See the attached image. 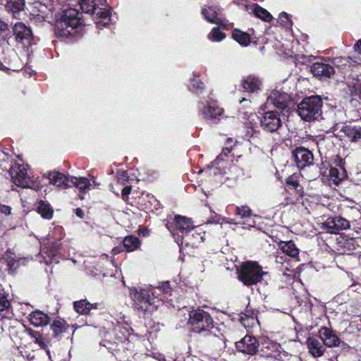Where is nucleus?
<instances>
[{
  "label": "nucleus",
  "mask_w": 361,
  "mask_h": 361,
  "mask_svg": "<svg viewBox=\"0 0 361 361\" xmlns=\"http://www.w3.org/2000/svg\"><path fill=\"white\" fill-rule=\"evenodd\" d=\"M188 312V324L191 331L202 335L211 341H221L220 336L216 334L219 329L214 326V320L208 312L200 308H192Z\"/></svg>",
  "instance_id": "nucleus-1"
},
{
  "label": "nucleus",
  "mask_w": 361,
  "mask_h": 361,
  "mask_svg": "<svg viewBox=\"0 0 361 361\" xmlns=\"http://www.w3.org/2000/svg\"><path fill=\"white\" fill-rule=\"evenodd\" d=\"M82 14L75 8H69L63 11L54 27V33L58 38H76L82 25Z\"/></svg>",
  "instance_id": "nucleus-2"
},
{
  "label": "nucleus",
  "mask_w": 361,
  "mask_h": 361,
  "mask_svg": "<svg viewBox=\"0 0 361 361\" xmlns=\"http://www.w3.org/2000/svg\"><path fill=\"white\" fill-rule=\"evenodd\" d=\"M238 279L245 286H250L264 279V276H267V272L263 271L262 267L255 262H247L243 264L238 271Z\"/></svg>",
  "instance_id": "nucleus-3"
},
{
  "label": "nucleus",
  "mask_w": 361,
  "mask_h": 361,
  "mask_svg": "<svg viewBox=\"0 0 361 361\" xmlns=\"http://www.w3.org/2000/svg\"><path fill=\"white\" fill-rule=\"evenodd\" d=\"M322 106V102L319 96L306 97L298 105V114L302 120L306 121H314L321 114Z\"/></svg>",
  "instance_id": "nucleus-4"
},
{
  "label": "nucleus",
  "mask_w": 361,
  "mask_h": 361,
  "mask_svg": "<svg viewBox=\"0 0 361 361\" xmlns=\"http://www.w3.org/2000/svg\"><path fill=\"white\" fill-rule=\"evenodd\" d=\"M198 109L205 120L212 121L219 120L224 112V109L218 105L217 102L211 97L210 94L203 97L200 101Z\"/></svg>",
  "instance_id": "nucleus-5"
},
{
  "label": "nucleus",
  "mask_w": 361,
  "mask_h": 361,
  "mask_svg": "<svg viewBox=\"0 0 361 361\" xmlns=\"http://www.w3.org/2000/svg\"><path fill=\"white\" fill-rule=\"evenodd\" d=\"M166 226L176 242L177 240L184 238V236L195 228L191 219L180 215H176L171 223L166 224Z\"/></svg>",
  "instance_id": "nucleus-6"
},
{
  "label": "nucleus",
  "mask_w": 361,
  "mask_h": 361,
  "mask_svg": "<svg viewBox=\"0 0 361 361\" xmlns=\"http://www.w3.org/2000/svg\"><path fill=\"white\" fill-rule=\"evenodd\" d=\"M131 296L134 300L135 308L146 312L149 310V307L154 303L149 290L145 288H135L134 290H131Z\"/></svg>",
  "instance_id": "nucleus-7"
},
{
  "label": "nucleus",
  "mask_w": 361,
  "mask_h": 361,
  "mask_svg": "<svg viewBox=\"0 0 361 361\" xmlns=\"http://www.w3.org/2000/svg\"><path fill=\"white\" fill-rule=\"evenodd\" d=\"M12 35L16 42L22 44H30L33 39L31 27L23 22H17L12 27Z\"/></svg>",
  "instance_id": "nucleus-8"
},
{
  "label": "nucleus",
  "mask_w": 361,
  "mask_h": 361,
  "mask_svg": "<svg viewBox=\"0 0 361 361\" xmlns=\"http://www.w3.org/2000/svg\"><path fill=\"white\" fill-rule=\"evenodd\" d=\"M262 129L268 133L276 132L282 126V121L279 112L269 111L263 114L260 119Z\"/></svg>",
  "instance_id": "nucleus-9"
},
{
  "label": "nucleus",
  "mask_w": 361,
  "mask_h": 361,
  "mask_svg": "<svg viewBox=\"0 0 361 361\" xmlns=\"http://www.w3.org/2000/svg\"><path fill=\"white\" fill-rule=\"evenodd\" d=\"M292 157L298 169H302L313 164L312 152L304 147H298L292 151Z\"/></svg>",
  "instance_id": "nucleus-10"
},
{
  "label": "nucleus",
  "mask_w": 361,
  "mask_h": 361,
  "mask_svg": "<svg viewBox=\"0 0 361 361\" xmlns=\"http://www.w3.org/2000/svg\"><path fill=\"white\" fill-rule=\"evenodd\" d=\"M350 221L341 216L329 217L322 224V228L330 233H338L340 231L350 228Z\"/></svg>",
  "instance_id": "nucleus-11"
},
{
  "label": "nucleus",
  "mask_w": 361,
  "mask_h": 361,
  "mask_svg": "<svg viewBox=\"0 0 361 361\" xmlns=\"http://www.w3.org/2000/svg\"><path fill=\"white\" fill-rule=\"evenodd\" d=\"M13 182L15 185L22 188H30L32 182L27 175V169L25 166L16 165L9 170Z\"/></svg>",
  "instance_id": "nucleus-12"
},
{
  "label": "nucleus",
  "mask_w": 361,
  "mask_h": 361,
  "mask_svg": "<svg viewBox=\"0 0 361 361\" xmlns=\"http://www.w3.org/2000/svg\"><path fill=\"white\" fill-rule=\"evenodd\" d=\"M60 243L59 242H48L41 250V257L39 259L40 262H44L49 264L59 262V250Z\"/></svg>",
  "instance_id": "nucleus-13"
},
{
  "label": "nucleus",
  "mask_w": 361,
  "mask_h": 361,
  "mask_svg": "<svg viewBox=\"0 0 361 361\" xmlns=\"http://www.w3.org/2000/svg\"><path fill=\"white\" fill-rule=\"evenodd\" d=\"M310 72L314 77L321 80H326L330 78L332 75H334L335 69L333 66L328 63L326 61H323V60H322L320 61L314 62L310 66Z\"/></svg>",
  "instance_id": "nucleus-14"
},
{
  "label": "nucleus",
  "mask_w": 361,
  "mask_h": 361,
  "mask_svg": "<svg viewBox=\"0 0 361 361\" xmlns=\"http://www.w3.org/2000/svg\"><path fill=\"white\" fill-rule=\"evenodd\" d=\"M259 345V342L256 338L250 335L245 336L240 341L236 343V348L239 352L250 355L257 353Z\"/></svg>",
  "instance_id": "nucleus-15"
},
{
  "label": "nucleus",
  "mask_w": 361,
  "mask_h": 361,
  "mask_svg": "<svg viewBox=\"0 0 361 361\" xmlns=\"http://www.w3.org/2000/svg\"><path fill=\"white\" fill-rule=\"evenodd\" d=\"M338 251L341 254H351L359 246L357 240L355 238H345V236H341L337 240Z\"/></svg>",
  "instance_id": "nucleus-16"
},
{
  "label": "nucleus",
  "mask_w": 361,
  "mask_h": 361,
  "mask_svg": "<svg viewBox=\"0 0 361 361\" xmlns=\"http://www.w3.org/2000/svg\"><path fill=\"white\" fill-rule=\"evenodd\" d=\"M319 337L323 343L328 347H337L340 345V339L331 329L327 327H322L319 330Z\"/></svg>",
  "instance_id": "nucleus-17"
},
{
  "label": "nucleus",
  "mask_w": 361,
  "mask_h": 361,
  "mask_svg": "<svg viewBox=\"0 0 361 361\" xmlns=\"http://www.w3.org/2000/svg\"><path fill=\"white\" fill-rule=\"evenodd\" d=\"M46 176L49 180V183L53 184L57 187H72V185L70 184L71 176H66L65 174L56 171L49 172Z\"/></svg>",
  "instance_id": "nucleus-18"
},
{
  "label": "nucleus",
  "mask_w": 361,
  "mask_h": 361,
  "mask_svg": "<svg viewBox=\"0 0 361 361\" xmlns=\"http://www.w3.org/2000/svg\"><path fill=\"white\" fill-rule=\"evenodd\" d=\"M241 86L245 90H261L263 87V80L257 75L250 74L243 78Z\"/></svg>",
  "instance_id": "nucleus-19"
},
{
  "label": "nucleus",
  "mask_w": 361,
  "mask_h": 361,
  "mask_svg": "<svg viewBox=\"0 0 361 361\" xmlns=\"http://www.w3.org/2000/svg\"><path fill=\"white\" fill-rule=\"evenodd\" d=\"M271 93L273 104L276 108L283 110L292 104V99L286 92H271Z\"/></svg>",
  "instance_id": "nucleus-20"
},
{
  "label": "nucleus",
  "mask_w": 361,
  "mask_h": 361,
  "mask_svg": "<svg viewBox=\"0 0 361 361\" xmlns=\"http://www.w3.org/2000/svg\"><path fill=\"white\" fill-rule=\"evenodd\" d=\"M201 13L204 19L211 23L219 25L223 27L226 26L223 24L222 20L218 17L217 8L215 6L203 7Z\"/></svg>",
  "instance_id": "nucleus-21"
},
{
  "label": "nucleus",
  "mask_w": 361,
  "mask_h": 361,
  "mask_svg": "<svg viewBox=\"0 0 361 361\" xmlns=\"http://www.w3.org/2000/svg\"><path fill=\"white\" fill-rule=\"evenodd\" d=\"M29 320L35 326H43L49 324L50 318L42 311L35 310L29 314Z\"/></svg>",
  "instance_id": "nucleus-22"
},
{
  "label": "nucleus",
  "mask_w": 361,
  "mask_h": 361,
  "mask_svg": "<svg viewBox=\"0 0 361 361\" xmlns=\"http://www.w3.org/2000/svg\"><path fill=\"white\" fill-rule=\"evenodd\" d=\"M203 241V237L200 233L194 232L191 235L187 233L184 238L177 240V243L182 247L183 245L185 246L191 245L192 247L197 246L199 243Z\"/></svg>",
  "instance_id": "nucleus-23"
},
{
  "label": "nucleus",
  "mask_w": 361,
  "mask_h": 361,
  "mask_svg": "<svg viewBox=\"0 0 361 361\" xmlns=\"http://www.w3.org/2000/svg\"><path fill=\"white\" fill-rule=\"evenodd\" d=\"M310 353L315 357L322 356L325 348L320 341L314 338H310L307 341Z\"/></svg>",
  "instance_id": "nucleus-24"
},
{
  "label": "nucleus",
  "mask_w": 361,
  "mask_h": 361,
  "mask_svg": "<svg viewBox=\"0 0 361 361\" xmlns=\"http://www.w3.org/2000/svg\"><path fill=\"white\" fill-rule=\"evenodd\" d=\"M342 131L350 140L351 142H357L361 140V127L357 126H345Z\"/></svg>",
  "instance_id": "nucleus-25"
},
{
  "label": "nucleus",
  "mask_w": 361,
  "mask_h": 361,
  "mask_svg": "<svg viewBox=\"0 0 361 361\" xmlns=\"http://www.w3.org/2000/svg\"><path fill=\"white\" fill-rule=\"evenodd\" d=\"M97 10L92 13V14L96 15V18L97 21L96 22L97 26L99 27L101 23H103L104 25L108 24V22H104V20L109 21L111 18V7H98L97 6Z\"/></svg>",
  "instance_id": "nucleus-26"
},
{
  "label": "nucleus",
  "mask_w": 361,
  "mask_h": 361,
  "mask_svg": "<svg viewBox=\"0 0 361 361\" xmlns=\"http://www.w3.org/2000/svg\"><path fill=\"white\" fill-rule=\"evenodd\" d=\"M232 37L243 47L248 46L251 42L250 35L247 32L241 31L239 29H234L232 31Z\"/></svg>",
  "instance_id": "nucleus-27"
},
{
  "label": "nucleus",
  "mask_w": 361,
  "mask_h": 361,
  "mask_svg": "<svg viewBox=\"0 0 361 361\" xmlns=\"http://www.w3.org/2000/svg\"><path fill=\"white\" fill-rule=\"evenodd\" d=\"M279 345L269 340L262 343L261 351L267 357H275L279 352Z\"/></svg>",
  "instance_id": "nucleus-28"
},
{
  "label": "nucleus",
  "mask_w": 361,
  "mask_h": 361,
  "mask_svg": "<svg viewBox=\"0 0 361 361\" xmlns=\"http://www.w3.org/2000/svg\"><path fill=\"white\" fill-rule=\"evenodd\" d=\"M75 311L82 314H87L92 308H97V304H92L87 300H80L73 304Z\"/></svg>",
  "instance_id": "nucleus-29"
},
{
  "label": "nucleus",
  "mask_w": 361,
  "mask_h": 361,
  "mask_svg": "<svg viewBox=\"0 0 361 361\" xmlns=\"http://www.w3.org/2000/svg\"><path fill=\"white\" fill-rule=\"evenodd\" d=\"M279 247L283 253L291 257H295L299 254V250L296 247L295 243L292 241L281 242Z\"/></svg>",
  "instance_id": "nucleus-30"
},
{
  "label": "nucleus",
  "mask_w": 361,
  "mask_h": 361,
  "mask_svg": "<svg viewBox=\"0 0 361 361\" xmlns=\"http://www.w3.org/2000/svg\"><path fill=\"white\" fill-rule=\"evenodd\" d=\"M253 6H254L253 14L257 18L262 20L264 22H267V23H269L271 21V20L273 19V17L267 10L262 8L257 4H254Z\"/></svg>",
  "instance_id": "nucleus-31"
},
{
  "label": "nucleus",
  "mask_w": 361,
  "mask_h": 361,
  "mask_svg": "<svg viewBox=\"0 0 361 361\" xmlns=\"http://www.w3.org/2000/svg\"><path fill=\"white\" fill-rule=\"evenodd\" d=\"M70 184L72 185V187L74 186L82 192H85L90 186V183L89 179H87V178H84V177L78 178V177L71 176Z\"/></svg>",
  "instance_id": "nucleus-32"
},
{
  "label": "nucleus",
  "mask_w": 361,
  "mask_h": 361,
  "mask_svg": "<svg viewBox=\"0 0 361 361\" xmlns=\"http://www.w3.org/2000/svg\"><path fill=\"white\" fill-rule=\"evenodd\" d=\"M123 245L127 252H132L140 246V240L137 237L130 235L123 239Z\"/></svg>",
  "instance_id": "nucleus-33"
},
{
  "label": "nucleus",
  "mask_w": 361,
  "mask_h": 361,
  "mask_svg": "<svg viewBox=\"0 0 361 361\" xmlns=\"http://www.w3.org/2000/svg\"><path fill=\"white\" fill-rule=\"evenodd\" d=\"M38 213L44 219H51L53 216V209L49 204L40 201L37 207Z\"/></svg>",
  "instance_id": "nucleus-34"
},
{
  "label": "nucleus",
  "mask_w": 361,
  "mask_h": 361,
  "mask_svg": "<svg viewBox=\"0 0 361 361\" xmlns=\"http://www.w3.org/2000/svg\"><path fill=\"white\" fill-rule=\"evenodd\" d=\"M80 6L84 13L92 14L97 10L98 4L96 0H80Z\"/></svg>",
  "instance_id": "nucleus-35"
},
{
  "label": "nucleus",
  "mask_w": 361,
  "mask_h": 361,
  "mask_svg": "<svg viewBox=\"0 0 361 361\" xmlns=\"http://www.w3.org/2000/svg\"><path fill=\"white\" fill-rule=\"evenodd\" d=\"M6 8L13 13L23 10L25 0H6Z\"/></svg>",
  "instance_id": "nucleus-36"
},
{
  "label": "nucleus",
  "mask_w": 361,
  "mask_h": 361,
  "mask_svg": "<svg viewBox=\"0 0 361 361\" xmlns=\"http://www.w3.org/2000/svg\"><path fill=\"white\" fill-rule=\"evenodd\" d=\"M66 329L65 323L59 320H54L51 325L52 335L55 338H58Z\"/></svg>",
  "instance_id": "nucleus-37"
},
{
  "label": "nucleus",
  "mask_w": 361,
  "mask_h": 361,
  "mask_svg": "<svg viewBox=\"0 0 361 361\" xmlns=\"http://www.w3.org/2000/svg\"><path fill=\"white\" fill-rule=\"evenodd\" d=\"M11 307V302L8 300L2 286L0 285V312L6 311Z\"/></svg>",
  "instance_id": "nucleus-38"
},
{
  "label": "nucleus",
  "mask_w": 361,
  "mask_h": 361,
  "mask_svg": "<svg viewBox=\"0 0 361 361\" xmlns=\"http://www.w3.org/2000/svg\"><path fill=\"white\" fill-rule=\"evenodd\" d=\"M29 334L35 339V342L38 343L43 349L46 350V353L49 358H51L50 350L47 348V345L44 343L43 339L40 334L37 331L32 330L29 331Z\"/></svg>",
  "instance_id": "nucleus-39"
},
{
  "label": "nucleus",
  "mask_w": 361,
  "mask_h": 361,
  "mask_svg": "<svg viewBox=\"0 0 361 361\" xmlns=\"http://www.w3.org/2000/svg\"><path fill=\"white\" fill-rule=\"evenodd\" d=\"M235 213L239 216L241 219H245L251 216L252 210L247 205L237 207L235 208Z\"/></svg>",
  "instance_id": "nucleus-40"
},
{
  "label": "nucleus",
  "mask_w": 361,
  "mask_h": 361,
  "mask_svg": "<svg viewBox=\"0 0 361 361\" xmlns=\"http://www.w3.org/2000/svg\"><path fill=\"white\" fill-rule=\"evenodd\" d=\"M226 37V35L224 32H221L220 29L217 27H214L209 35V37L215 42H221Z\"/></svg>",
  "instance_id": "nucleus-41"
},
{
  "label": "nucleus",
  "mask_w": 361,
  "mask_h": 361,
  "mask_svg": "<svg viewBox=\"0 0 361 361\" xmlns=\"http://www.w3.org/2000/svg\"><path fill=\"white\" fill-rule=\"evenodd\" d=\"M190 83L192 87L197 90H202L204 89V82L200 79V75H193V77L190 79Z\"/></svg>",
  "instance_id": "nucleus-42"
},
{
  "label": "nucleus",
  "mask_w": 361,
  "mask_h": 361,
  "mask_svg": "<svg viewBox=\"0 0 361 361\" xmlns=\"http://www.w3.org/2000/svg\"><path fill=\"white\" fill-rule=\"evenodd\" d=\"M279 22L282 26L286 27H290L293 25L289 15L286 12H282L279 14Z\"/></svg>",
  "instance_id": "nucleus-43"
},
{
  "label": "nucleus",
  "mask_w": 361,
  "mask_h": 361,
  "mask_svg": "<svg viewBox=\"0 0 361 361\" xmlns=\"http://www.w3.org/2000/svg\"><path fill=\"white\" fill-rule=\"evenodd\" d=\"M329 177L334 181V183L338 184L341 180V174L338 169L331 167L329 169Z\"/></svg>",
  "instance_id": "nucleus-44"
},
{
  "label": "nucleus",
  "mask_w": 361,
  "mask_h": 361,
  "mask_svg": "<svg viewBox=\"0 0 361 361\" xmlns=\"http://www.w3.org/2000/svg\"><path fill=\"white\" fill-rule=\"evenodd\" d=\"M246 221H243V224L246 225V227L253 228L257 225V220H259L260 217L257 215H252L250 217L245 218Z\"/></svg>",
  "instance_id": "nucleus-45"
},
{
  "label": "nucleus",
  "mask_w": 361,
  "mask_h": 361,
  "mask_svg": "<svg viewBox=\"0 0 361 361\" xmlns=\"http://www.w3.org/2000/svg\"><path fill=\"white\" fill-rule=\"evenodd\" d=\"M11 33V32L9 30L8 25L0 20V36L5 37L8 36Z\"/></svg>",
  "instance_id": "nucleus-46"
},
{
  "label": "nucleus",
  "mask_w": 361,
  "mask_h": 361,
  "mask_svg": "<svg viewBox=\"0 0 361 361\" xmlns=\"http://www.w3.org/2000/svg\"><path fill=\"white\" fill-rule=\"evenodd\" d=\"M145 288L147 289L148 290H149V295H151L153 301L154 300L155 298H157L158 296L161 293V289L159 288L158 286L153 287L152 286H147Z\"/></svg>",
  "instance_id": "nucleus-47"
},
{
  "label": "nucleus",
  "mask_w": 361,
  "mask_h": 361,
  "mask_svg": "<svg viewBox=\"0 0 361 361\" xmlns=\"http://www.w3.org/2000/svg\"><path fill=\"white\" fill-rule=\"evenodd\" d=\"M240 320H241V323L245 326H247L252 325L254 324L255 317L252 315L248 317L247 315L245 314V317H241Z\"/></svg>",
  "instance_id": "nucleus-48"
},
{
  "label": "nucleus",
  "mask_w": 361,
  "mask_h": 361,
  "mask_svg": "<svg viewBox=\"0 0 361 361\" xmlns=\"http://www.w3.org/2000/svg\"><path fill=\"white\" fill-rule=\"evenodd\" d=\"M158 287L159 288L161 289V292L163 293H169L171 290L170 283L168 281H162L161 283H159Z\"/></svg>",
  "instance_id": "nucleus-49"
},
{
  "label": "nucleus",
  "mask_w": 361,
  "mask_h": 361,
  "mask_svg": "<svg viewBox=\"0 0 361 361\" xmlns=\"http://www.w3.org/2000/svg\"><path fill=\"white\" fill-rule=\"evenodd\" d=\"M286 183L288 185H291L293 188H296L298 186V182L293 176H289L286 180Z\"/></svg>",
  "instance_id": "nucleus-50"
},
{
  "label": "nucleus",
  "mask_w": 361,
  "mask_h": 361,
  "mask_svg": "<svg viewBox=\"0 0 361 361\" xmlns=\"http://www.w3.org/2000/svg\"><path fill=\"white\" fill-rule=\"evenodd\" d=\"M226 157V153H221L214 161L213 164L214 165H219L222 161L224 160V158Z\"/></svg>",
  "instance_id": "nucleus-51"
},
{
  "label": "nucleus",
  "mask_w": 361,
  "mask_h": 361,
  "mask_svg": "<svg viewBox=\"0 0 361 361\" xmlns=\"http://www.w3.org/2000/svg\"><path fill=\"white\" fill-rule=\"evenodd\" d=\"M11 208L9 206L1 205L0 206V212L6 215L11 214Z\"/></svg>",
  "instance_id": "nucleus-52"
},
{
  "label": "nucleus",
  "mask_w": 361,
  "mask_h": 361,
  "mask_svg": "<svg viewBox=\"0 0 361 361\" xmlns=\"http://www.w3.org/2000/svg\"><path fill=\"white\" fill-rule=\"evenodd\" d=\"M353 85L355 88L354 90H361V82L359 79H354L353 82Z\"/></svg>",
  "instance_id": "nucleus-53"
},
{
  "label": "nucleus",
  "mask_w": 361,
  "mask_h": 361,
  "mask_svg": "<svg viewBox=\"0 0 361 361\" xmlns=\"http://www.w3.org/2000/svg\"><path fill=\"white\" fill-rule=\"evenodd\" d=\"M354 49L359 54H361V39H359L354 45Z\"/></svg>",
  "instance_id": "nucleus-54"
},
{
  "label": "nucleus",
  "mask_w": 361,
  "mask_h": 361,
  "mask_svg": "<svg viewBox=\"0 0 361 361\" xmlns=\"http://www.w3.org/2000/svg\"><path fill=\"white\" fill-rule=\"evenodd\" d=\"M130 192H131V187L126 186L122 189L121 194L124 197V196L128 195L130 193Z\"/></svg>",
  "instance_id": "nucleus-55"
},
{
  "label": "nucleus",
  "mask_w": 361,
  "mask_h": 361,
  "mask_svg": "<svg viewBox=\"0 0 361 361\" xmlns=\"http://www.w3.org/2000/svg\"><path fill=\"white\" fill-rule=\"evenodd\" d=\"M96 2L97 3L98 6L101 5L104 7H109V6L107 4L106 0H96Z\"/></svg>",
  "instance_id": "nucleus-56"
},
{
  "label": "nucleus",
  "mask_w": 361,
  "mask_h": 361,
  "mask_svg": "<svg viewBox=\"0 0 361 361\" xmlns=\"http://www.w3.org/2000/svg\"><path fill=\"white\" fill-rule=\"evenodd\" d=\"M75 214L78 217L83 218L84 212L80 208L76 209Z\"/></svg>",
  "instance_id": "nucleus-57"
},
{
  "label": "nucleus",
  "mask_w": 361,
  "mask_h": 361,
  "mask_svg": "<svg viewBox=\"0 0 361 361\" xmlns=\"http://www.w3.org/2000/svg\"><path fill=\"white\" fill-rule=\"evenodd\" d=\"M14 264H15V262L13 259L12 260H9L8 262V266L10 267L11 268L14 266Z\"/></svg>",
  "instance_id": "nucleus-58"
},
{
  "label": "nucleus",
  "mask_w": 361,
  "mask_h": 361,
  "mask_svg": "<svg viewBox=\"0 0 361 361\" xmlns=\"http://www.w3.org/2000/svg\"><path fill=\"white\" fill-rule=\"evenodd\" d=\"M244 102H247V103L250 102L249 99H247L246 98H242L241 99L239 100V103H243Z\"/></svg>",
  "instance_id": "nucleus-59"
},
{
  "label": "nucleus",
  "mask_w": 361,
  "mask_h": 361,
  "mask_svg": "<svg viewBox=\"0 0 361 361\" xmlns=\"http://www.w3.org/2000/svg\"><path fill=\"white\" fill-rule=\"evenodd\" d=\"M227 222L229 223V224H233V220L232 219H229Z\"/></svg>",
  "instance_id": "nucleus-60"
},
{
  "label": "nucleus",
  "mask_w": 361,
  "mask_h": 361,
  "mask_svg": "<svg viewBox=\"0 0 361 361\" xmlns=\"http://www.w3.org/2000/svg\"><path fill=\"white\" fill-rule=\"evenodd\" d=\"M353 92L355 93L354 94L355 95H357L360 92L355 91V92Z\"/></svg>",
  "instance_id": "nucleus-61"
},
{
  "label": "nucleus",
  "mask_w": 361,
  "mask_h": 361,
  "mask_svg": "<svg viewBox=\"0 0 361 361\" xmlns=\"http://www.w3.org/2000/svg\"><path fill=\"white\" fill-rule=\"evenodd\" d=\"M250 132L247 130L246 135L248 136L250 135Z\"/></svg>",
  "instance_id": "nucleus-62"
},
{
  "label": "nucleus",
  "mask_w": 361,
  "mask_h": 361,
  "mask_svg": "<svg viewBox=\"0 0 361 361\" xmlns=\"http://www.w3.org/2000/svg\"><path fill=\"white\" fill-rule=\"evenodd\" d=\"M165 358H163V360L159 359V361H164Z\"/></svg>",
  "instance_id": "nucleus-63"
}]
</instances>
